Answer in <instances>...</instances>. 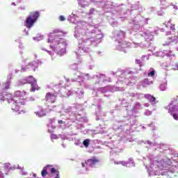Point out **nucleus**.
<instances>
[{"label": "nucleus", "mask_w": 178, "mask_h": 178, "mask_svg": "<svg viewBox=\"0 0 178 178\" xmlns=\"http://www.w3.org/2000/svg\"><path fill=\"white\" fill-rule=\"evenodd\" d=\"M166 88H167V84L166 83H163L160 86L161 91H165V90H166Z\"/></svg>", "instance_id": "28"}, {"label": "nucleus", "mask_w": 178, "mask_h": 178, "mask_svg": "<svg viewBox=\"0 0 178 178\" xmlns=\"http://www.w3.org/2000/svg\"><path fill=\"white\" fill-rule=\"evenodd\" d=\"M76 17H79V13H77V11H73L72 14L68 17V20L71 22V23H76L74 19H76Z\"/></svg>", "instance_id": "14"}, {"label": "nucleus", "mask_w": 178, "mask_h": 178, "mask_svg": "<svg viewBox=\"0 0 178 178\" xmlns=\"http://www.w3.org/2000/svg\"><path fill=\"white\" fill-rule=\"evenodd\" d=\"M143 58H145V56H144Z\"/></svg>", "instance_id": "52"}, {"label": "nucleus", "mask_w": 178, "mask_h": 178, "mask_svg": "<svg viewBox=\"0 0 178 178\" xmlns=\"http://www.w3.org/2000/svg\"><path fill=\"white\" fill-rule=\"evenodd\" d=\"M172 115H173L174 119H175V120H178V116L177 115L176 113L172 114Z\"/></svg>", "instance_id": "35"}, {"label": "nucleus", "mask_w": 178, "mask_h": 178, "mask_svg": "<svg viewBox=\"0 0 178 178\" xmlns=\"http://www.w3.org/2000/svg\"><path fill=\"white\" fill-rule=\"evenodd\" d=\"M99 78L100 79V80H101L102 81H105V75H104V74H100V75L99 76Z\"/></svg>", "instance_id": "32"}, {"label": "nucleus", "mask_w": 178, "mask_h": 178, "mask_svg": "<svg viewBox=\"0 0 178 178\" xmlns=\"http://www.w3.org/2000/svg\"><path fill=\"white\" fill-rule=\"evenodd\" d=\"M26 35H29V32H26Z\"/></svg>", "instance_id": "46"}, {"label": "nucleus", "mask_w": 178, "mask_h": 178, "mask_svg": "<svg viewBox=\"0 0 178 178\" xmlns=\"http://www.w3.org/2000/svg\"><path fill=\"white\" fill-rule=\"evenodd\" d=\"M82 16H86V13H83V15Z\"/></svg>", "instance_id": "45"}, {"label": "nucleus", "mask_w": 178, "mask_h": 178, "mask_svg": "<svg viewBox=\"0 0 178 178\" xmlns=\"http://www.w3.org/2000/svg\"><path fill=\"white\" fill-rule=\"evenodd\" d=\"M165 26L170 29V30H175V24H172L170 21L165 22Z\"/></svg>", "instance_id": "19"}, {"label": "nucleus", "mask_w": 178, "mask_h": 178, "mask_svg": "<svg viewBox=\"0 0 178 178\" xmlns=\"http://www.w3.org/2000/svg\"><path fill=\"white\" fill-rule=\"evenodd\" d=\"M154 76H155V70L151 69L148 72V77H154Z\"/></svg>", "instance_id": "23"}, {"label": "nucleus", "mask_w": 178, "mask_h": 178, "mask_svg": "<svg viewBox=\"0 0 178 178\" xmlns=\"http://www.w3.org/2000/svg\"><path fill=\"white\" fill-rule=\"evenodd\" d=\"M29 83L31 86V91L34 92L35 90H40V88L37 85V80L34 79L32 76L27 77L26 79L23 81V82H20L19 86H23V84H26Z\"/></svg>", "instance_id": "6"}, {"label": "nucleus", "mask_w": 178, "mask_h": 178, "mask_svg": "<svg viewBox=\"0 0 178 178\" xmlns=\"http://www.w3.org/2000/svg\"><path fill=\"white\" fill-rule=\"evenodd\" d=\"M47 168H49V165H47Z\"/></svg>", "instance_id": "51"}, {"label": "nucleus", "mask_w": 178, "mask_h": 178, "mask_svg": "<svg viewBox=\"0 0 178 178\" xmlns=\"http://www.w3.org/2000/svg\"><path fill=\"white\" fill-rule=\"evenodd\" d=\"M40 17V13L39 12H33L29 14V15L26 17V19L24 23L25 27L27 29H31L33 26H34V23L37 22Z\"/></svg>", "instance_id": "4"}, {"label": "nucleus", "mask_w": 178, "mask_h": 178, "mask_svg": "<svg viewBox=\"0 0 178 178\" xmlns=\"http://www.w3.org/2000/svg\"><path fill=\"white\" fill-rule=\"evenodd\" d=\"M166 111L169 112H177L178 111V102L177 100L172 101L170 104L165 107Z\"/></svg>", "instance_id": "9"}, {"label": "nucleus", "mask_w": 178, "mask_h": 178, "mask_svg": "<svg viewBox=\"0 0 178 178\" xmlns=\"http://www.w3.org/2000/svg\"><path fill=\"white\" fill-rule=\"evenodd\" d=\"M133 30H140V24H134Z\"/></svg>", "instance_id": "30"}, {"label": "nucleus", "mask_w": 178, "mask_h": 178, "mask_svg": "<svg viewBox=\"0 0 178 178\" xmlns=\"http://www.w3.org/2000/svg\"><path fill=\"white\" fill-rule=\"evenodd\" d=\"M0 178H3V173L0 171Z\"/></svg>", "instance_id": "37"}, {"label": "nucleus", "mask_w": 178, "mask_h": 178, "mask_svg": "<svg viewBox=\"0 0 178 178\" xmlns=\"http://www.w3.org/2000/svg\"><path fill=\"white\" fill-rule=\"evenodd\" d=\"M83 144L86 148H88V145H90V139H86L83 140Z\"/></svg>", "instance_id": "25"}, {"label": "nucleus", "mask_w": 178, "mask_h": 178, "mask_svg": "<svg viewBox=\"0 0 178 178\" xmlns=\"http://www.w3.org/2000/svg\"><path fill=\"white\" fill-rule=\"evenodd\" d=\"M32 101H34V97H32Z\"/></svg>", "instance_id": "48"}, {"label": "nucleus", "mask_w": 178, "mask_h": 178, "mask_svg": "<svg viewBox=\"0 0 178 178\" xmlns=\"http://www.w3.org/2000/svg\"><path fill=\"white\" fill-rule=\"evenodd\" d=\"M59 20L60 22H65V20H66V18H65V17L63 15H61L59 17Z\"/></svg>", "instance_id": "33"}, {"label": "nucleus", "mask_w": 178, "mask_h": 178, "mask_svg": "<svg viewBox=\"0 0 178 178\" xmlns=\"http://www.w3.org/2000/svg\"><path fill=\"white\" fill-rule=\"evenodd\" d=\"M145 98H146V99H148L149 102H152V104H155V97H154V96L147 94V95H145Z\"/></svg>", "instance_id": "18"}, {"label": "nucleus", "mask_w": 178, "mask_h": 178, "mask_svg": "<svg viewBox=\"0 0 178 178\" xmlns=\"http://www.w3.org/2000/svg\"><path fill=\"white\" fill-rule=\"evenodd\" d=\"M90 1L91 0H79V5L81 6V8H86V6H88Z\"/></svg>", "instance_id": "16"}, {"label": "nucleus", "mask_w": 178, "mask_h": 178, "mask_svg": "<svg viewBox=\"0 0 178 178\" xmlns=\"http://www.w3.org/2000/svg\"><path fill=\"white\" fill-rule=\"evenodd\" d=\"M52 137H54V138H56L58 136L56 135H52Z\"/></svg>", "instance_id": "41"}, {"label": "nucleus", "mask_w": 178, "mask_h": 178, "mask_svg": "<svg viewBox=\"0 0 178 178\" xmlns=\"http://www.w3.org/2000/svg\"><path fill=\"white\" fill-rule=\"evenodd\" d=\"M50 172H51V173H52V174L56 173V178H60V177H59V171L56 170V169H55L54 168H51L50 169Z\"/></svg>", "instance_id": "21"}, {"label": "nucleus", "mask_w": 178, "mask_h": 178, "mask_svg": "<svg viewBox=\"0 0 178 178\" xmlns=\"http://www.w3.org/2000/svg\"><path fill=\"white\" fill-rule=\"evenodd\" d=\"M99 162V160L97 159V157H92V159H89L86 161V164L88 165V166H90L92 168V166H95V165H97Z\"/></svg>", "instance_id": "11"}, {"label": "nucleus", "mask_w": 178, "mask_h": 178, "mask_svg": "<svg viewBox=\"0 0 178 178\" xmlns=\"http://www.w3.org/2000/svg\"><path fill=\"white\" fill-rule=\"evenodd\" d=\"M88 77H89V75H88V74L85 76V79H88Z\"/></svg>", "instance_id": "40"}, {"label": "nucleus", "mask_w": 178, "mask_h": 178, "mask_svg": "<svg viewBox=\"0 0 178 178\" xmlns=\"http://www.w3.org/2000/svg\"><path fill=\"white\" fill-rule=\"evenodd\" d=\"M91 44V40H88L87 42H83L82 47H79V49L76 51V54L77 55H81L82 54H84V52H88V47H87V45Z\"/></svg>", "instance_id": "8"}, {"label": "nucleus", "mask_w": 178, "mask_h": 178, "mask_svg": "<svg viewBox=\"0 0 178 178\" xmlns=\"http://www.w3.org/2000/svg\"><path fill=\"white\" fill-rule=\"evenodd\" d=\"M80 92H81V95H83V92H81V91Z\"/></svg>", "instance_id": "47"}, {"label": "nucleus", "mask_w": 178, "mask_h": 178, "mask_svg": "<svg viewBox=\"0 0 178 178\" xmlns=\"http://www.w3.org/2000/svg\"><path fill=\"white\" fill-rule=\"evenodd\" d=\"M26 95H27V92L24 90H17L15 92L14 97L10 94L2 96V94L0 93V101H5V99H7L8 104H10L11 105L12 111H19L18 106L19 105H24V104H26V101L24 100Z\"/></svg>", "instance_id": "2"}, {"label": "nucleus", "mask_w": 178, "mask_h": 178, "mask_svg": "<svg viewBox=\"0 0 178 178\" xmlns=\"http://www.w3.org/2000/svg\"><path fill=\"white\" fill-rule=\"evenodd\" d=\"M82 168H86V163H81Z\"/></svg>", "instance_id": "38"}, {"label": "nucleus", "mask_w": 178, "mask_h": 178, "mask_svg": "<svg viewBox=\"0 0 178 178\" xmlns=\"http://www.w3.org/2000/svg\"><path fill=\"white\" fill-rule=\"evenodd\" d=\"M168 40H170V42H165V43L163 44L164 47H166V45H172V42H178V36L175 35L174 34H170V32L167 33Z\"/></svg>", "instance_id": "7"}, {"label": "nucleus", "mask_w": 178, "mask_h": 178, "mask_svg": "<svg viewBox=\"0 0 178 178\" xmlns=\"http://www.w3.org/2000/svg\"><path fill=\"white\" fill-rule=\"evenodd\" d=\"M37 67H38V63L33 61L26 66L25 70H33V72H35V68Z\"/></svg>", "instance_id": "12"}, {"label": "nucleus", "mask_w": 178, "mask_h": 178, "mask_svg": "<svg viewBox=\"0 0 178 178\" xmlns=\"http://www.w3.org/2000/svg\"><path fill=\"white\" fill-rule=\"evenodd\" d=\"M152 81H148V79H145L143 80V87H147V86H151V84H152Z\"/></svg>", "instance_id": "20"}, {"label": "nucleus", "mask_w": 178, "mask_h": 178, "mask_svg": "<svg viewBox=\"0 0 178 178\" xmlns=\"http://www.w3.org/2000/svg\"><path fill=\"white\" fill-rule=\"evenodd\" d=\"M64 34L66 33L54 29L49 35L48 43L50 44V48L58 55H63L66 52V40L59 38Z\"/></svg>", "instance_id": "1"}, {"label": "nucleus", "mask_w": 178, "mask_h": 178, "mask_svg": "<svg viewBox=\"0 0 178 178\" xmlns=\"http://www.w3.org/2000/svg\"><path fill=\"white\" fill-rule=\"evenodd\" d=\"M21 9H22V10H24V9H26V6H21Z\"/></svg>", "instance_id": "39"}, {"label": "nucleus", "mask_w": 178, "mask_h": 178, "mask_svg": "<svg viewBox=\"0 0 178 178\" xmlns=\"http://www.w3.org/2000/svg\"><path fill=\"white\" fill-rule=\"evenodd\" d=\"M36 115L38 116L39 118H42V116H45V113L44 112H37L35 113Z\"/></svg>", "instance_id": "29"}, {"label": "nucleus", "mask_w": 178, "mask_h": 178, "mask_svg": "<svg viewBox=\"0 0 178 178\" xmlns=\"http://www.w3.org/2000/svg\"><path fill=\"white\" fill-rule=\"evenodd\" d=\"M46 101H47V102H51V104H54V102L56 101V95L47 92L46 95Z\"/></svg>", "instance_id": "10"}, {"label": "nucleus", "mask_w": 178, "mask_h": 178, "mask_svg": "<svg viewBox=\"0 0 178 178\" xmlns=\"http://www.w3.org/2000/svg\"><path fill=\"white\" fill-rule=\"evenodd\" d=\"M42 51H46V52H47V54H49V55H50V56H51V58H54V55H55V53L51 51H48L47 49H45L44 48H42Z\"/></svg>", "instance_id": "27"}, {"label": "nucleus", "mask_w": 178, "mask_h": 178, "mask_svg": "<svg viewBox=\"0 0 178 178\" xmlns=\"http://www.w3.org/2000/svg\"><path fill=\"white\" fill-rule=\"evenodd\" d=\"M119 35H120V38L118 39L117 49L126 52L125 48H130L131 43H127L122 39L123 38V32H119Z\"/></svg>", "instance_id": "5"}, {"label": "nucleus", "mask_w": 178, "mask_h": 178, "mask_svg": "<svg viewBox=\"0 0 178 178\" xmlns=\"http://www.w3.org/2000/svg\"><path fill=\"white\" fill-rule=\"evenodd\" d=\"M42 38H44L43 35H38L36 37H33V41H41V40H42Z\"/></svg>", "instance_id": "22"}, {"label": "nucleus", "mask_w": 178, "mask_h": 178, "mask_svg": "<svg viewBox=\"0 0 178 178\" xmlns=\"http://www.w3.org/2000/svg\"><path fill=\"white\" fill-rule=\"evenodd\" d=\"M136 62L137 63H140V60H136Z\"/></svg>", "instance_id": "44"}, {"label": "nucleus", "mask_w": 178, "mask_h": 178, "mask_svg": "<svg viewBox=\"0 0 178 178\" xmlns=\"http://www.w3.org/2000/svg\"><path fill=\"white\" fill-rule=\"evenodd\" d=\"M95 12V10L94 8H91L89 12V15H93V13Z\"/></svg>", "instance_id": "34"}, {"label": "nucleus", "mask_w": 178, "mask_h": 178, "mask_svg": "<svg viewBox=\"0 0 178 178\" xmlns=\"http://www.w3.org/2000/svg\"><path fill=\"white\" fill-rule=\"evenodd\" d=\"M11 5H13L14 6H16V3H12Z\"/></svg>", "instance_id": "42"}, {"label": "nucleus", "mask_w": 178, "mask_h": 178, "mask_svg": "<svg viewBox=\"0 0 178 178\" xmlns=\"http://www.w3.org/2000/svg\"><path fill=\"white\" fill-rule=\"evenodd\" d=\"M140 35H142V37H144V38H145L147 41H152V40L154 39V36L151 33H140Z\"/></svg>", "instance_id": "15"}, {"label": "nucleus", "mask_w": 178, "mask_h": 178, "mask_svg": "<svg viewBox=\"0 0 178 178\" xmlns=\"http://www.w3.org/2000/svg\"><path fill=\"white\" fill-rule=\"evenodd\" d=\"M10 77H12V76L10 74L8 75V79L6 81V83L1 86H0V88H1V90H9V87L10 86V80H9V79H10Z\"/></svg>", "instance_id": "13"}, {"label": "nucleus", "mask_w": 178, "mask_h": 178, "mask_svg": "<svg viewBox=\"0 0 178 178\" xmlns=\"http://www.w3.org/2000/svg\"><path fill=\"white\" fill-rule=\"evenodd\" d=\"M41 175L42 176V177H45V176H47V175H48V172H47V167H44L42 172H41Z\"/></svg>", "instance_id": "26"}, {"label": "nucleus", "mask_w": 178, "mask_h": 178, "mask_svg": "<svg viewBox=\"0 0 178 178\" xmlns=\"http://www.w3.org/2000/svg\"><path fill=\"white\" fill-rule=\"evenodd\" d=\"M38 62H39V63H41V62L40 60H38Z\"/></svg>", "instance_id": "49"}, {"label": "nucleus", "mask_w": 178, "mask_h": 178, "mask_svg": "<svg viewBox=\"0 0 178 178\" xmlns=\"http://www.w3.org/2000/svg\"><path fill=\"white\" fill-rule=\"evenodd\" d=\"M104 37V35H102V33H98L96 36V41L97 42H101V39Z\"/></svg>", "instance_id": "24"}, {"label": "nucleus", "mask_w": 178, "mask_h": 178, "mask_svg": "<svg viewBox=\"0 0 178 178\" xmlns=\"http://www.w3.org/2000/svg\"><path fill=\"white\" fill-rule=\"evenodd\" d=\"M172 70H178V64H175L172 65Z\"/></svg>", "instance_id": "31"}, {"label": "nucleus", "mask_w": 178, "mask_h": 178, "mask_svg": "<svg viewBox=\"0 0 178 178\" xmlns=\"http://www.w3.org/2000/svg\"><path fill=\"white\" fill-rule=\"evenodd\" d=\"M58 123H59V124H63V121L62 120H60L58 121Z\"/></svg>", "instance_id": "36"}, {"label": "nucleus", "mask_w": 178, "mask_h": 178, "mask_svg": "<svg viewBox=\"0 0 178 178\" xmlns=\"http://www.w3.org/2000/svg\"><path fill=\"white\" fill-rule=\"evenodd\" d=\"M118 91H120V90L118 89Z\"/></svg>", "instance_id": "50"}, {"label": "nucleus", "mask_w": 178, "mask_h": 178, "mask_svg": "<svg viewBox=\"0 0 178 178\" xmlns=\"http://www.w3.org/2000/svg\"><path fill=\"white\" fill-rule=\"evenodd\" d=\"M91 26L88 25V23L84 21H79L76 23V27H75L74 37L79 38L81 35H86L88 31H90Z\"/></svg>", "instance_id": "3"}, {"label": "nucleus", "mask_w": 178, "mask_h": 178, "mask_svg": "<svg viewBox=\"0 0 178 178\" xmlns=\"http://www.w3.org/2000/svg\"><path fill=\"white\" fill-rule=\"evenodd\" d=\"M164 55L165 56H168L170 59H172V58H175V56H176V54H175L172 51H166V50L164 51Z\"/></svg>", "instance_id": "17"}, {"label": "nucleus", "mask_w": 178, "mask_h": 178, "mask_svg": "<svg viewBox=\"0 0 178 178\" xmlns=\"http://www.w3.org/2000/svg\"><path fill=\"white\" fill-rule=\"evenodd\" d=\"M174 6V9H178L177 6Z\"/></svg>", "instance_id": "43"}]
</instances>
